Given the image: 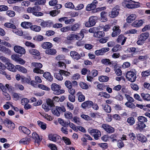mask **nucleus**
Instances as JSON below:
<instances>
[{"label":"nucleus","mask_w":150,"mask_h":150,"mask_svg":"<svg viewBox=\"0 0 150 150\" xmlns=\"http://www.w3.org/2000/svg\"><path fill=\"white\" fill-rule=\"evenodd\" d=\"M16 67L19 71L23 73H26L27 72V70L25 67L21 65H16Z\"/></svg>","instance_id":"cd10ccee"},{"label":"nucleus","mask_w":150,"mask_h":150,"mask_svg":"<svg viewBox=\"0 0 150 150\" xmlns=\"http://www.w3.org/2000/svg\"><path fill=\"white\" fill-rule=\"evenodd\" d=\"M65 85L68 88H70L72 87V83L69 81H65Z\"/></svg>","instance_id":"bf43d9fd"},{"label":"nucleus","mask_w":150,"mask_h":150,"mask_svg":"<svg viewBox=\"0 0 150 150\" xmlns=\"http://www.w3.org/2000/svg\"><path fill=\"white\" fill-rule=\"evenodd\" d=\"M42 47L44 49H50L52 46V44L49 42H45L42 45Z\"/></svg>","instance_id":"473e14b6"},{"label":"nucleus","mask_w":150,"mask_h":150,"mask_svg":"<svg viewBox=\"0 0 150 150\" xmlns=\"http://www.w3.org/2000/svg\"><path fill=\"white\" fill-rule=\"evenodd\" d=\"M105 35V34L104 32L102 31L97 32L94 33L93 35V36L94 37L99 38L104 37Z\"/></svg>","instance_id":"bb28decb"},{"label":"nucleus","mask_w":150,"mask_h":150,"mask_svg":"<svg viewBox=\"0 0 150 150\" xmlns=\"http://www.w3.org/2000/svg\"><path fill=\"white\" fill-rule=\"evenodd\" d=\"M138 4H126V6L129 8H137L139 6Z\"/></svg>","instance_id":"c03bdc74"},{"label":"nucleus","mask_w":150,"mask_h":150,"mask_svg":"<svg viewBox=\"0 0 150 150\" xmlns=\"http://www.w3.org/2000/svg\"><path fill=\"white\" fill-rule=\"evenodd\" d=\"M149 36V33L148 32H146L143 33L140 35L139 38H140L141 40H142L144 41L147 39Z\"/></svg>","instance_id":"7c9ffc66"},{"label":"nucleus","mask_w":150,"mask_h":150,"mask_svg":"<svg viewBox=\"0 0 150 150\" xmlns=\"http://www.w3.org/2000/svg\"><path fill=\"white\" fill-rule=\"evenodd\" d=\"M125 105L128 107L129 108H134L136 106L133 103H130V102H127L125 103Z\"/></svg>","instance_id":"5fc2aeb1"},{"label":"nucleus","mask_w":150,"mask_h":150,"mask_svg":"<svg viewBox=\"0 0 150 150\" xmlns=\"http://www.w3.org/2000/svg\"><path fill=\"white\" fill-rule=\"evenodd\" d=\"M101 62L105 65H110L112 64V62H110V60L108 59H103L101 60Z\"/></svg>","instance_id":"4c0bfd02"},{"label":"nucleus","mask_w":150,"mask_h":150,"mask_svg":"<svg viewBox=\"0 0 150 150\" xmlns=\"http://www.w3.org/2000/svg\"><path fill=\"white\" fill-rule=\"evenodd\" d=\"M90 133L93 135L95 139L97 140L101 136V132L97 129H93L90 131Z\"/></svg>","instance_id":"6e6552de"},{"label":"nucleus","mask_w":150,"mask_h":150,"mask_svg":"<svg viewBox=\"0 0 150 150\" xmlns=\"http://www.w3.org/2000/svg\"><path fill=\"white\" fill-rule=\"evenodd\" d=\"M38 125L43 129L45 130L46 129V124L40 121L37 122Z\"/></svg>","instance_id":"8fccbe9b"},{"label":"nucleus","mask_w":150,"mask_h":150,"mask_svg":"<svg viewBox=\"0 0 150 150\" xmlns=\"http://www.w3.org/2000/svg\"><path fill=\"white\" fill-rule=\"evenodd\" d=\"M45 52L47 54L54 55L56 54L57 51L54 49H50L46 50Z\"/></svg>","instance_id":"72a5a7b5"},{"label":"nucleus","mask_w":150,"mask_h":150,"mask_svg":"<svg viewBox=\"0 0 150 150\" xmlns=\"http://www.w3.org/2000/svg\"><path fill=\"white\" fill-rule=\"evenodd\" d=\"M77 95L78 96V100L79 102H81L85 100V97L81 92H78L77 93Z\"/></svg>","instance_id":"c85d7f7f"},{"label":"nucleus","mask_w":150,"mask_h":150,"mask_svg":"<svg viewBox=\"0 0 150 150\" xmlns=\"http://www.w3.org/2000/svg\"><path fill=\"white\" fill-rule=\"evenodd\" d=\"M60 72L62 75L66 76H69L70 75L69 72L64 70H60Z\"/></svg>","instance_id":"052dcab7"},{"label":"nucleus","mask_w":150,"mask_h":150,"mask_svg":"<svg viewBox=\"0 0 150 150\" xmlns=\"http://www.w3.org/2000/svg\"><path fill=\"white\" fill-rule=\"evenodd\" d=\"M67 38L68 40H80V38L79 37V35L74 34H69L67 36Z\"/></svg>","instance_id":"dca6fc26"},{"label":"nucleus","mask_w":150,"mask_h":150,"mask_svg":"<svg viewBox=\"0 0 150 150\" xmlns=\"http://www.w3.org/2000/svg\"><path fill=\"white\" fill-rule=\"evenodd\" d=\"M30 29L32 30L33 31L36 32H39L41 30V28L40 26L37 25H31L30 26Z\"/></svg>","instance_id":"79ce46f5"},{"label":"nucleus","mask_w":150,"mask_h":150,"mask_svg":"<svg viewBox=\"0 0 150 150\" xmlns=\"http://www.w3.org/2000/svg\"><path fill=\"white\" fill-rule=\"evenodd\" d=\"M52 113L54 115L57 116H59L60 114L59 111L56 108V109H52Z\"/></svg>","instance_id":"e2e57ef3"},{"label":"nucleus","mask_w":150,"mask_h":150,"mask_svg":"<svg viewBox=\"0 0 150 150\" xmlns=\"http://www.w3.org/2000/svg\"><path fill=\"white\" fill-rule=\"evenodd\" d=\"M32 65L35 68L34 69H40L42 67V64L40 63L33 62L32 63Z\"/></svg>","instance_id":"09e8293b"},{"label":"nucleus","mask_w":150,"mask_h":150,"mask_svg":"<svg viewBox=\"0 0 150 150\" xmlns=\"http://www.w3.org/2000/svg\"><path fill=\"white\" fill-rule=\"evenodd\" d=\"M138 139L142 142H144L146 140V138L142 134H139L137 136Z\"/></svg>","instance_id":"a19ab883"},{"label":"nucleus","mask_w":150,"mask_h":150,"mask_svg":"<svg viewBox=\"0 0 150 150\" xmlns=\"http://www.w3.org/2000/svg\"><path fill=\"white\" fill-rule=\"evenodd\" d=\"M70 55L73 59L76 60H78L81 57L80 54L75 51H71L70 52Z\"/></svg>","instance_id":"f8f14e48"},{"label":"nucleus","mask_w":150,"mask_h":150,"mask_svg":"<svg viewBox=\"0 0 150 150\" xmlns=\"http://www.w3.org/2000/svg\"><path fill=\"white\" fill-rule=\"evenodd\" d=\"M0 88L2 92H7L8 90L10 93H12L14 90V87L8 84L4 85L0 83Z\"/></svg>","instance_id":"f03ea898"},{"label":"nucleus","mask_w":150,"mask_h":150,"mask_svg":"<svg viewBox=\"0 0 150 150\" xmlns=\"http://www.w3.org/2000/svg\"><path fill=\"white\" fill-rule=\"evenodd\" d=\"M0 51L6 54H10L11 50L5 46L0 45Z\"/></svg>","instance_id":"a878e982"},{"label":"nucleus","mask_w":150,"mask_h":150,"mask_svg":"<svg viewBox=\"0 0 150 150\" xmlns=\"http://www.w3.org/2000/svg\"><path fill=\"white\" fill-rule=\"evenodd\" d=\"M64 116L66 118L68 119H71L73 117L72 114L69 112H65L64 114Z\"/></svg>","instance_id":"4d7b16f0"},{"label":"nucleus","mask_w":150,"mask_h":150,"mask_svg":"<svg viewBox=\"0 0 150 150\" xmlns=\"http://www.w3.org/2000/svg\"><path fill=\"white\" fill-rule=\"evenodd\" d=\"M46 103V104H43L42 105V108L45 111H48L50 108L54 106V105L52 101L50 99H48L47 100Z\"/></svg>","instance_id":"7ed1b4c3"},{"label":"nucleus","mask_w":150,"mask_h":150,"mask_svg":"<svg viewBox=\"0 0 150 150\" xmlns=\"http://www.w3.org/2000/svg\"><path fill=\"white\" fill-rule=\"evenodd\" d=\"M79 85L81 88L83 89H87L88 88V85L83 82H81L79 83Z\"/></svg>","instance_id":"6e6d98bb"},{"label":"nucleus","mask_w":150,"mask_h":150,"mask_svg":"<svg viewBox=\"0 0 150 150\" xmlns=\"http://www.w3.org/2000/svg\"><path fill=\"white\" fill-rule=\"evenodd\" d=\"M81 72L82 74L83 75H85L86 74H89L91 73L90 71L86 68L83 69L81 70Z\"/></svg>","instance_id":"774afa93"},{"label":"nucleus","mask_w":150,"mask_h":150,"mask_svg":"<svg viewBox=\"0 0 150 150\" xmlns=\"http://www.w3.org/2000/svg\"><path fill=\"white\" fill-rule=\"evenodd\" d=\"M4 25L7 28L13 29H16V28L14 24L10 23H6L4 24Z\"/></svg>","instance_id":"49530a36"},{"label":"nucleus","mask_w":150,"mask_h":150,"mask_svg":"<svg viewBox=\"0 0 150 150\" xmlns=\"http://www.w3.org/2000/svg\"><path fill=\"white\" fill-rule=\"evenodd\" d=\"M126 77L128 80L131 82H134L136 78V74L132 71H128L126 74Z\"/></svg>","instance_id":"423d86ee"},{"label":"nucleus","mask_w":150,"mask_h":150,"mask_svg":"<svg viewBox=\"0 0 150 150\" xmlns=\"http://www.w3.org/2000/svg\"><path fill=\"white\" fill-rule=\"evenodd\" d=\"M43 76L49 81H51L53 80L52 76L49 72H45L43 74Z\"/></svg>","instance_id":"412c9836"},{"label":"nucleus","mask_w":150,"mask_h":150,"mask_svg":"<svg viewBox=\"0 0 150 150\" xmlns=\"http://www.w3.org/2000/svg\"><path fill=\"white\" fill-rule=\"evenodd\" d=\"M59 10H54L50 12V15L53 16L56 15L57 14L60 13Z\"/></svg>","instance_id":"680f3d73"},{"label":"nucleus","mask_w":150,"mask_h":150,"mask_svg":"<svg viewBox=\"0 0 150 150\" xmlns=\"http://www.w3.org/2000/svg\"><path fill=\"white\" fill-rule=\"evenodd\" d=\"M145 124L143 123H139L137 124L136 125L134 126V128L135 129L138 130H141L143 129L146 127Z\"/></svg>","instance_id":"6ab92c4d"},{"label":"nucleus","mask_w":150,"mask_h":150,"mask_svg":"<svg viewBox=\"0 0 150 150\" xmlns=\"http://www.w3.org/2000/svg\"><path fill=\"white\" fill-rule=\"evenodd\" d=\"M0 59L4 63L6 64L8 63L9 61V59L7 58L4 56H1L0 57Z\"/></svg>","instance_id":"0e129e2a"},{"label":"nucleus","mask_w":150,"mask_h":150,"mask_svg":"<svg viewBox=\"0 0 150 150\" xmlns=\"http://www.w3.org/2000/svg\"><path fill=\"white\" fill-rule=\"evenodd\" d=\"M127 122L130 125H133L135 123L134 118L132 117H130L127 119Z\"/></svg>","instance_id":"a18cd8bd"},{"label":"nucleus","mask_w":150,"mask_h":150,"mask_svg":"<svg viewBox=\"0 0 150 150\" xmlns=\"http://www.w3.org/2000/svg\"><path fill=\"white\" fill-rule=\"evenodd\" d=\"M109 80V78L106 76H102L99 77V80L100 82H106Z\"/></svg>","instance_id":"58836bf2"},{"label":"nucleus","mask_w":150,"mask_h":150,"mask_svg":"<svg viewBox=\"0 0 150 150\" xmlns=\"http://www.w3.org/2000/svg\"><path fill=\"white\" fill-rule=\"evenodd\" d=\"M30 141V138L26 137L21 139L19 141V143L23 144H29Z\"/></svg>","instance_id":"4be33fe9"},{"label":"nucleus","mask_w":150,"mask_h":150,"mask_svg":"<svg viewBox=\"0 0 150 150\" xmlns=\"http://www.w3.org/2000/svg\"><path fill=\"white\" fill-rule=\"evenodd\" d=\"M21 79L22 80V81L24 83H27L32 85H34V83H35L34 81H31V79L30 77L29 78L21 77Z\"/></svg>","instance_id":"f3484780"},{"label":"nucleus","mask_w":150,"mask_h":150,"mask_svg":"<svg viewBox=\"0 0 150 150\" xmlns=\"http://www.w3.org/2000/svg\"><path fill=\"white\" fill-rule=\"evenodd\" d=\"M32 24L28 22H22L21 24V26L23 28H28L29 27L30 28Z\"/></svg>","instance_id":"e433bc0d"},{"label":"nucleus","mask_w":150,"mask_h":150,"mask_svg":"<svg viewBox=\"0 0 150 150\" xmlns=\"http://www.w3.org/2000/svg\"><path fill=\"white\" fill-rule=\"evenodd\" d=\"M32 138L35 140V142L39 144L41 140L39 136L36 133L33 132L32 134Z\"/></svg>","instance_id":"b1692460"},{"label":"nucleus","mask_w":150,"mask_h":150,"mask_svg":"<svg viewBox=\"0 0 150 150\" xmlns=\"http://www.w3.org/2000/svg\"><path fill=\"white\" fill-rule=\"evenodd\" d=\"M150 74V71L147 70L142 72L141 75L142 76L145 77L149 76Z\"/></svg>","instance_id":"69168bd1"},{"label":"nucleus","mask_w":150,"mask_h":150,"mask_svg":"<svg viewBox=\"0 0 150 150\" xmlns=\"http://www.w3.org/2000/svg\"><path fill=\"white\" fill-rule=\"evenodd\" d=\"M142 20L136 21L132 24V26L134 27H137L141 26L143 24Z\"/></svg>","instance_id":"c756f323"},{"label":"nucleus","mask_w":150,"mask_h":150,"mask_svg":"<svg viewBox=\"0 0 150 150\" xmlns=\"http://www.w3.org/2000/svg\"><path fill=\"white\" fill-rule=\"evenodd\" d=\"M96 16H92L89 18L88 21L85 23V25L87 27H90L94 26L96 23V20L97 19Z\"/></svg>","instance_id":"20e7f679"},{"label":"nucleus","mask_w":150,"mask_h":150,"mask_svg":"<svg viewBox=\"0 0 150 150\" xmlns=\"http://www.w3.org/2000/svg\"><path fill=\"white\" fill-rule=\"evenodd\" d=\"M62 139L66 144L70 145L71 144V142L70 139L67 137H63Z\"/></svg>","instance_id":"864d4df0"},{"label":"nucleus","mask_w":150,"mask_h":150,"mask_svg":"<svg viewBox=\"0 0 150 150\" xmlns=\"http://www.w3.org/2000/svg\"><path fill=\"white\" fill-rule=\"evenodd\" d=\"M19 130L27 134H29L30 133V131L29 129L23 126H20L19 127Z\"/></svg>","instance_id":"5701e85b"},{"label":"nucleus","mask_w":150,"mask_h":150,"mask_svg":"<svg viewBox=\"0 0 150 150\" xmlns=\"http://www.w3.org/2000/svg\"><path fill=\"white\" fill-rule=\"evenodd\" d=\"M54 76L57 79L61 81L63 79V77L61 74L60 73V71L59 73H55L54 74Z\"/></svg>","instance_id":"37998d69"},{"label":"nucleus","mask_w":150,"mask_h":150,"mask_svg":"<svg viewBox=\"0 0 150 150\" xmlns=\"http://www.w3.org/2000/svg\"><path fill=\"white\" fill-rule=\"evenodd\" d=\"M81 26V24L79 23H76L73 25L70 28L71 30L72 31H76L79 30Z\"/></svg>","instance_id":"2f4dec72"},{"label":"nucleus","mask_w":150,"mask_h":150,"mask_svg":"<svg viewBox=\"0 0 150 150\" xmlns=\"http://www.w3.org/2000/svg\"><path fill=\"white\" fill-rule=\"evenodd\" d=\"M112 30L113 32L112 34V37H115L120 34L121 30L119 28L118 26H114L113 27Z\"/></svg>","instance_id":"4468645a"},{"label":"nucleus","mask_w":150,"mask_h":150,"mask_svg":"<svg viewBox=\"0 0 150 150\" xmlns=\"http://www.w3.org/2000/svg\"><path fill=\"white\" fill-rule=\"evenodd\" d=\"M93 105V102L91 101H87L81 104V107L83 109L89 108L91 107Z\"/></svg>","instance_id":"ddd939ff"},{"label":"nucleus","mask_w":150,"mask_h":150,"mask_svg":"<svg viewBox=\"0 0 150 150\" xmlns=\"http://www.w3.org/2000/svg\"><path fill=\"white\" fill-rule=\"evenodd\" d=\"M29 53L33 55L38 56L40 55L39 52L36 49H30L28 50Z\"/></svg>","instance_id":"f704fd0d"},{"label":"nucleus","mask_w":150,"mask_h":150,"mask_svg":"<svg viewBox=\"0 0 150 150\" xmlns=\"http://www.w3.org/2000/svg\"><path fill=\"white\" fill-rule=\"evenodd\" d=\"M5 67L8 70L12 71L15 72L16 71V67L12 64L8 62L6 64Z\"/></svg>","instance_id":"2eb2a0df"},{"label":"nucleus","mask_w":150,"mask_h":150,"mask_svg":"<svg viewBox=\"0 0 150 150\" xmlns=\"http://www.w3.org/2000/svg\"><path fill=\"white\" fill-rule=\"evenodd\" d=\"M104 110L107 113H110L111 111V107L108 105H106L103 108Z\"/></svg>","instance_id":"13d9d810"},{"label":"nucleus","mask_w":150,"mask_h":150,"mask_svg":"<svg viewBox=\"0 0 150 150\" xmlns=\"http://www.w3.org/2000/svg\"><path fill=\"white\" fill-rule=\"evenodd\" d=\"M127 38L124 36L123 35H120L118 36L117 41L118 42H121V45H123L125 43Z\"/></svg>","instance_id":"a211bd4d"},{"label":"nucleus","mask_w":150,"mask_h":150,"mask_svg":"<svg viewBox=\"0 0 150 150\" xmlns=\"http://www.w3.org/2000/svg\"><path fill=\"white\" fill-rule=\"evenodd\" d=\"M14 50L16 52L20 54L21 56L25 53V48L20 46H15L14 47Z\"/></svg>","instance_id":"0eeeda50"},{"label":"nucleus","mask_w":150,"mask_h":150,"mask_svg":"<svg viewBox=\"0 0 150 150\" xmlns=\"http://www.w3.org/2000/svg\"><path fill=\"white\" fill-rule=\"evenodd\" d=\"M102 127L107 132L112 133L114 132V129L109 125L103 124Z\"/></svg>","instance_id":"1a4fd4ad"},{"label":"nucleus","mask_w":150,"mask_h":150,"mask_svg":"<svg viewBox=\"0 0 150 150\" xmlns=\"http://www.w3.org/2000/svg\"><path fill=\"white\" fill-rule=\"evenodd\" d=\"M37 21L38 23H40V25L43 28L46 27L50 28L53 25L52 23L50 21H44L42 19H39Z\"/></svg>","instance_id":"39448f33"},{"label":"nucleus","mask_w":150,"mask_h":150,"mask_svg":"<svg viewBox=\"0 0 150 150\" xmlns=\"http://www.w3.org/2000/svg\"><path fill=\"white\" fill-rule=\"evenodd\" d=\"M65 6L66 8L72 9L74 8V6L73 3L70 2L66 3L65 4Z\"/></svg>","instance_id":"603ef678"},{"label":"nucleus","mask_w":150,"mask_h":150,"mask_svg":"<svg viewBox=\"0 0 150 150\" xmlns=\"http://www.w3.org/2000/svg\"><path fill=\"white\" fill-rule=\"evenodd\" d=\"M138 120L140 122V123L146 122L147 121L146 118L142 116H139L138 117Z\"/></svg>","instance_id":"3c124183"},{"label":"nucleus","mask_w":150,"mask_h":150,"mask_svg":"<svg viewBox=\"0 0 150 150\" xmlns=\"http://www.w3.org/2000/svg\"><path fill=\"white\" fill-rule=\"evenodd\" d=\"M136 18V15L134 14H132L127 17L126 21L127 23H131L134 21Z\"/></svg>","instance_id":"393cba45"},{"label":"nucleus","mask_w":150,"mask_h":150,"mask_svg":"<svg viewBox=\"0 0 150 150\" xmlns=\"http://www.w3.org/2000/svg\"><path fill=\"white\" fill-rule=\"evenodd\" d=\"M51 90L53 91V93L56 95H58L64 93L65 91L61 89V87L59 85L56 83H52L51 86Z\"/></svg>","instance_id":"f257e3e1"},{"label":"nucleus","mask_w":150,"mask_h":150,"mask_svg":"<svg viewBox=\"0 0 150 150\" xmlns=\"http://www.w3.org/2000/svg\"><path fill=\"white\" fill-rule=\"evenodd\" d=\"M57 66H58V67L60 68H66V64H65L63 62L61 61L59 62L57 64Z\"/></svg>","instance_id":"338daca9"},{"label":"nucleus","mask_w":150,"mask_h":150,"mask_svg":"<svg viewBox=\"0 0 150 150\" xmlns=\"http://www.w3.org/2000/svg\"><path fill=\"white\" fill-rule=\"evenodd\" d=\"M34 5L36 6H38L39 5H44L46 3L45 0H37L36 1Z\"/></svg>","instance_id":"de8ad7c7"},{"label":"nucleus","mask_w":150,"mask_h":150,"mask_svg":"<svg viewBox=\"0 0 150 150\" xmlns=\"http://www.w3.org/2000/svg\"><path fill=\"white\" fill-rule=\"evenodd\" d=\"M49 139L50 140L54 142H57L59 140L61 139L60 136L57 134H51L49 135Z\"/></svg>","instance_id":"9d476101"},{"label":"nucleus","mask_w":150,"mask_h":150,"mask_svg":"<svg viewBox=\"0 0 150 150\" xmlns=\"http://www.w3.org/2000/svg\"><path fill=\"white\" fill-rule=\"evenodd\" d=\"M96 5H93L92 3L88 4L86 7V10L87 11H90L93 10L96 8Z\"/></svg>","instance_id":"ea45409f"},{"label":"nucleus","mask_w":150,"mask_h":150,"mask_svg":"<svg viewBox=\"0 0 150 150\" xmlns=\"http://www.w3.org/2000/svg\"><path fill=\"white\" fill-rule=\"evenodd\" d=\"M119 14V10L116 8H114L109 14V16L112 18H115Z\"/></svg>","instance_id":"9b49d317"},{"label":"nucleus","mask_w":150,"mask_h":150,"mask_svg":"<svg viewBox=\"0 0 150 150\" xmlns=\"http://www.w3.org/2000/svg\"><path fill=\"white\" fill-rule=\"evenodd\" d=\"M141 96L144 100L147 101L150 100V95L149 94L142 93L141 94Z\"/></svg>","instance_id":"c9c22d12"},{"label":"nucleus","mask_w":150,"mask_h":150,"mask_svg":"<svg viewBox=\"0 0 150 150\" xmlns=\"http://www.w3.org/2000/svg\"><path fill=\"white\" fill-rule=\"evenodd\" d=\"M107 12L103 11L100 13L101 21L103 22H105L107 21Z\"/></svg>","instance_id":"aec40b11"}]
</instances>
